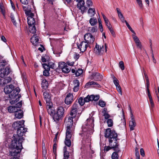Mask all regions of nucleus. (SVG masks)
I'll return each instance as SVG.
<instances>
[{
  "instance_id": "23",
  "label": "nucleus",
  "mask_w": 159,
  "mask_h": 159,
  "mask_svg": "<svg viewBox=\"0 0 159 159\" xmlns=\"http://www.w3.org/2000/svg\"><path fill=\"white\" fill-rule=\"evenodd\" d=\"M91 85H93L94 87H98V88L101 87V86L97 83L93 81H92L87 83L85 85V87L88 88Z\"/></svg>"
},
{
  "instance_id": "9",
  "label": "nucleus",
  "mask_w": 159,
  "mask_h": 159,
  "mask_svg": "<svg viewBox=\"0 0 159 159\" xmlns=\"http://www.w3.org/2000/svg\"><path fill=\"white\" fill-rule=\"evenodd\" d=\"M79 106L77 102H75L72 106L70 111V115L73 117H76L77 113L79 109Z\"/></svg>"
},
{
  "instance_id": "17",
  "label": "nucleus",
  "mask_w": 159,
  "mask_h": 159,
  "mask_svg": "<svg viewBox=\"0 0 159 159\" xmlns=\"http://www.w3.org/2000/svg\"><path fill=\"white\" fill-rule=\"evenodd\" d=\"M24 122L23 120L15 122L12 125V127L14 129L17 130L21 126L24 125Z\"/></svg>"
},
{
  "instance_id": "42",
  "label": "nucleus",
  "mask_w": 159,
  "mask_h": 159,
  "mask_svg": "<svg viewBox=\"0 0 159 159\" xmlns=\"http://www.w3.org/2000/svg\"><path fill=\"white\" fill-rule=\"evenodd\" d=\"M85 102L84 101V99H83L82 97H80L79 98L78 100V102L80 106H82L84 105Z\"/></svg>"
},
{
  "instance_id": "29",
  "label": "nucleus",
  "mask_w": 159,
  "mask_h": 159,
  "mask_svg": "<svg viewBox=\"0 0 159 159\" xmlns=\"http://www.w3.org/2000/svg\"><path fill=\"white\" fill-rule=\"evenodd\" d=\"M107 109L104 108L102 111V113L103 114V116L104 117L105 119H109L108 118L110 117V115L107 112Z\"/></svg>"
},
{
  "instance_id": "22",
  "label": "nucleus",
  "mask_w": 159,
  "mask_h": 159,
  "mask_svg": "<svg viewBox=\"0 0 159 159\" xmlns=\"http://www.w3.org/2000/svg\"><path fill=\"white\" fill-rule=\"evenodd\" d=\"M43 96L46 104L52 102L50 95L47 92H44L43 93Z\"/></svg>"
},
{
  "instance_id": "35",
  "label": "nucleus",
  "mask_w": 159,
  "mask_h": 159,
  "mask_svg": "<svg viewBox=\"0 0 159 159\" xmlns=\"http://www.w3.org/2000/svg\"><path fill=\"white\" fill-rule=\"evenodd\" d=\"M30 33L34 34L36 32L35 26L34 25L30 26Z\"/></svg>"
},
{
  "instance_id": "25",
  "label": "nucleus",
  "mask_w": 159,
  "mask_h": 159,
  "mask_svg": "<svg viewBox=\"0 0 159 159\" xmlns=\"http://www.w3.org/2000/svg\"><path fill=\"white\" fill-rule=\"evenodd\" d=\"M57 113H59L60 115H61L62 117H63L65 113V110L63 107L62 106L58 107L56 111Z\"/></svg>"
},
{
  "instance_id": "40",
  "label": "nucleus",
  "mask_w": 159,
  "mask_h": 159,
  "mask_svg": "<svg viewBox=\"0 0 159 159\" xmlns=\"http://www.w3.org/2000/svg\"><path fill=\"white\" fill-rule=\"evenodd\" d=\"M107 124L108 126L109 127H111L113 125V121L111 119H108V120H107Z\"/></svg>"
},
{
  "instance_id": "45",
  "label": "nucleus",
  "mask_w": 159,
  "mask_h": 159,
  "mask_svg": "<svg viewBox=\"0 0 159 159\" xmlns=\"http://www.w3.org/2000/svg\"><path fill=\"white\" fill-rule=\"evenodd\" d=\"M121 120L122 122L120 124V125L121 127L124 128L125 127L126 125V121L125 118H124L123 119Z\"/></svg>"
},
{
  "instance_id": "56",
  "label": "nucleus",
  "mask_w": 159,
  "mask_h": 159,
  "mask_svg": "<svg viewBox=\"0 0 159 159\" xmlns=\"http://www.w3.org/2000/svg\"><path fill=\"white\" fill-rule=\"evenodd\" d=\"M50 70H44L43 71V75L46 76H48L50 75L49 71Z\"/></svg>"
},
{
  "instance_id": "43",
  "label": "nucleus",
  "mask_w": 159,
  "mask_h": 159,
  "mask_svg": "<svg viewBox=\"0 0 159 159\" xmlns=\"http://www.w3.org/2000/svg\"><path fill=\"white\" fill-rule=\"evenodd\" d=\"M150 110L151 112H153L154 111V104L153 101H150Z\"/></svg>"
},
{
  "instance_id": "18",
  "label": "nucleus",
  "mask_w": 159,
  "mask_h": 159,
  "mask_svg": "<svg viewBox=\"0 0 159 159\" xmlns=\"http://www.w3.org/2000/svg\"><path fill=\"white\" fill-rule=\"evenodd\" d=\"M131 120L129 121V124L130 130L132 131L134 129V128L136 126V123L132 114H131Z\"/></svg>"
},
{
  "instance_id": "49",
  "label": "nucleus",
  "mask_w": 159,
  "mask_h": 159,
  "mask_svg": "<svg viewBox=\"0 0 159 159\" xmlns=\"http://www.w3.org/2000/svg\"><path fill=\"white\" fill-rule=\"evenodd\" d=\"M136 1L140 8L142 9L143 8V4L142 0H136Z\"/></svg>"
},
{
  "instance_id": "53",
  "label": "nucleus",
  "mask_w": 159,
  "mask_h": 159,
  "mask_svg": "<svg viewBox=\"0 0 159 159\" xmlns=\"http://www.w3.org/2000/svg\"><path fill=\"white\" fill-rule=\"evenodd\" d=\"M119 65L120 68L122 70H123L125 69V67L123 61H120L119 62Z\"/></svg>"
},
{
  "instance_id": "41",
  "label": "nucleus",
  "mask_w": 159,
  "mask_h": 159,
  "mask_svg": "<svg viewBox=\"0 0 159 159\" xmlns=\"http://www.w3.org/2000/svg\"><path fill=\"white\" fill-rule=\"evenodd\" d=\"M65 143L66 145L68 147H70L71 145L70 139H65Z\"/></svg>"
},
{
  "instance_id": "28",
  "label": "nucleus",
  "mask_w": 159,
  "mask_h": 159,
  "mask_svg": "<svg viewBox=\"0 0 159 159\" xmlns=\"http://www.w3.org/2000/svg\"><path fill=\"white\" fill-rule=\"evenodd\" d=\"M28 24L29 26L34 25L35 23V20L34 17H28Z\"/></svg>"
},
{
  "instance_id": "1",
  "label": "nucleus",
  "mask_w": 159,
  "mask_h": 159,
  "mask_svg": "<svg viewBox=\"0 0 159 159\" xmlns=\"http://www.w3.org/2000/svg\"><path fill=\"white\" fill-rule=\"evenodd\" d=\"M25 125L21 126L17 130V134L13 136V139L9 148V155L15 156L19 153L23 148L22 143L24 139L23 136L27 131V128L24 127Z\"/></svg>"
},
{
  "instance_id": "60",
  "label": "nucleus",
  "mask_w": 159,
  "mask_h": 159,
  "mask_svg": "<svg viewBox=\"0 0 159 159\" xmlns=\"http://www.w3.org/2000/svg\"><path fill=\"white\" fill-rule=\"evenodd\" d=\"M86 4L89 7L92 6L93 5V3L91 0H87L86 1Z\"/></svg>"
},
{
  "instance_id": "12",
  "label": "nucleus",
  "mask_w": 159,
  "mask_h": 159,
  "mask_svg": "<svg viewBox=\"0 0 159 159\" xmlns=\"http://www.w3.org/2000/svg\"><path fill=\"white\" fill-rule=\"evenodd\" d=\"M78 48L82 52H84L87 49L88 47L90 48V45L85 41H82L80 45H77Z\"/></svg>"
},
{
  "instance_id": "64",
  "label": "nucleus",
  "mask_w": 159,
  "mask_h": 159,
  "mask_svg": "<svg viewBox=\"0 0 159 159\" xmlns=\"http://www.w3.org/2000/svg\"><path fill=\"white\" fill-rule=\"evenodd\" d=\"M104 21H105L106 24L108 29L109 27H111V24L110 23V22L109 21V20H108V19L104 20Z\"/></svg>"
},
{
  "instance_id": "58",
  "label": "nucleus",
  "mask_w": 159,
  "mask_h": 159,
  "mask_svg": "<svg viewBox=\"0 0 159 159\" xmlns=\"http://www.w3.org/2000/svg\"><path fill=\"white\" fill-rule=\"evenodd\" d=\"M116 89L119 92V93L121 95H122V93L121 91V87L120 85L116 86Z\"/></svg>"
},
{
  "instance_id": "52",
  "label": "nucleus",
  "mask_w": 159,
  "mask_h": 159,
  "mask_svg": "<svg viewBox=\"0 0 159 159\" xmlns=\"http://www.w3.org/2000/svg\"><path fill=\"white\" fill-rule=\"evenodd\" d=\"M113 83L116 86L119 85V81L118 79L114 76L113 77Z\"/></svg>"
},
{
  "instance_id": "15",
  "label": "nucleus",
  "mask_w": 159,
  "mask_h": 159,
  "mask_svg": "<svg viewBox=\"0 0 159 159\" xmlns=\"http://www.w3.org/2000/svg\"><path fill=\"white\" fill-rule=\"evenodd\" d=\"M74 100V96L72 93H69L67 95L65 98V102L67 105H70Z\"/></svg>"
},
{
  "instance_id": "8",
  "label": "nucleus",
  "mask_w": 159,
  "mask_h": 159,
  "mask_svg": "<svg viewBox=\"0 0 159 159\" xmlns=\"http://www.w3.org/2000/svg\"><path fill=\"white\" fill-rule=\"evenodd\" d=\"M78 2L77 4L78 8L80 10L82 14L87 10V7L84 6L85 2L83 0H75Z\"/></svg>"
},
{
  "instance_id": "61",
  "label": "nucleus",
  "mask_w": 159,
  "mask_h": 159,
  "mask_svg": "<svg viewBox=\"0 0 159 159\" xmlns=\"http://www.w3.org/2000/svg\"><path fill=\"white\" fill-rule=\"evenodd\" d=\"M111 149H113L112 147L109 145V146H105L104 147V150L105 151L107 152Z\"/></svg>"
},
{
  "instance_id": "27",
  "label": "nucleus",
  "mask_w": 159,
  "mask_h": 159,
  "mask_svg": "<svg viewBox=\"0 0 159 159\" xmlns=\"http://www.w3.org/2000/svg\"><path fill=\"white\" fill-rule=\"evenodd\" d=\"M116 11L118 13V16L120 19V20L123 23H124V21L125 20V18L121 12L120 9L118 8H116Z\"/></svg>"
},
{
  "instance_id": "62",
  "label": "nucleus",
  "mask_w": 159,
  "mask_h": 159,
  "mask_svg": "<svg viewBox=\"0 0 159 159\" xmlns=\"http://www.w3.org/2000/svg\"><path fill=\"white\" fill-rule=\"evenodd\" d=\"M28 13H27L26 15L28 16V17H34V14L33 13L31 12V11L30 10V11H29Z\"/></svg>"
},
{
  "instance_id": "33",
  "label": "nucleus",
  "mask_w": 159,
  "mask_h": 159,
  "mask_svg": "<svg viewBox=\"0 0 159 159\" xmlns=\"http://www.w3.org/2000/svg\"><path fill=\"white\" fill-rule=\"evenodd\" d=\"M89 22L92 26H94L98 23L97 19L94 17L90 19L89 20Z\"/></svg>"
},
{
  "instance_id": "47",
  "label": "nucleus",
  "mask_w": 159,
  "mask_h": 159,
  "mask_svg": "<svg viewBox=\"0 0 159 159\" xmlns=\"http://www.w3.org/2000/svg\"><path fill=\"white\" fill-rule=\"evenodd\" d=\"M133 38L135 43L140 42L138 37L135 34L132 35Z\"/></svg>"
},
{
  "instance_id": "48",
  "label": "nucleus",
  "mask_w": 159,
  "mask_h": 159,
  "mask_svg": "<svg viewBox=\"0 0 159 159\" xmlns=\"http://www.w3.org/2000/svg\"><path fill=\"white\" fill-rule=\"evenodd\" d=\"M22 101H20L18 102L17 103H16L15 106H14L15 107H16V109H20L22 105Z\"/></svg>"
},
{
  "instance_id": "34",
  "label": "nucleus",
  "mask_w": 159,
  "mask_h": 159,
  "mask_svg": "<svg viewBox=\"0 0 159 159\" xmlns=\"http://www.w3.org/2000/svg\"><path fill=\"white\" fill-rule=\"evenodd\" d=\"M88 13L90 14L91 17L94 16L96 14L95 9L93 8H89L88 11Z\"/></svg>"
},
{
  "instance_id": "54",
  "label": "nucleus",
  "mask_w": 159,
  "mask_h": 159,
  "mask_svg": "<svg viewBox=\"0 0 159 159\" xmlns=\"http://www.w3.org/2000/svg\"><path fill=\"white\" fill-rule=\"evenodd\" d=\"M108 29L109 30L113 36L114 37H115L116 36V34L114 30H113L112 27H109Z\"/></svg>"
},
{
  "instance_id": "44",
  "label": "nucleus",
  "mask_w": 159,
  "mask_h": 159,
  "mask_svg": "<svg viewBox=\"0 0 159 159\" xmlns=\"http://www.w3.org/2000/svg\"><path fill=\"white\" fill-rule=\"evenodd\" d=\"M124 22H125V23L126 25L127 26L128 29L131 31V32H132L134 34H135V32L134 31V30H133V29H132V28H131V26H130L129 25L127 22V21L126 20H125L124 21Z\"/></svg>"
},
{
  "instance_id": "21",
  "label": "nucleus",
  "mask_w": 159,
  "mask_h": 159,
  "mask_svg": "<svg viewBox=\"0 0 159 159\" xmlns=\"http://www.w3.org/2000/svg\"><path fill=\"white\" fill-rule=\"evenodd\" d=\"M39 41V37L36 34H34L30 39L31 42L35 46L38 44Z\"/></svg>"
},
{
  "instance_id": "7",
  "label": "nucleus",
  "mask_w": 159,
  "mask_h": 159,
  "mask_svg": "<svg viewBox=\"0 0 159 159\" xmlns=\"http://www.w3.org/2000/svg\"><path fill=\"white\" fill-rule=\"evenodd\" d=\"M85 41L89 45L93 43L94 41L95 38L90 33H87L84 36Z\"/></svg>"
},
{
  "instance_id": "20",
  "label": "nucleus",
  "mask_w": 159,
  "mask_h": 159,
  "mask_svg": "<svg viewBox=\"0 0 159 159\" xmlns=\"http://www.w3.org/2000/svg\"><path fill=\"white\" fill-rule=\"evenodd\" d=\"M75 117H73V116H68L66 119L67 120L66 122L67 123V128H70L73 124V119L75 118Z\"/></svg>"
},
{
  "instance_id": "5",
  "label": "nucleus",
  "mask_w": 159,
  "mask_h": 159,
  "mask_svg": "<svg viewBox=\"0 0 159 159\" xmlns=\"http://www.w3.org/2000/svg\"><path fill=\"white\" fill-rule=\"evenodd\" d=\"M107 48L106 43H105L104 47L103 45L99 46L96 43L95 48H94V52L97 55H101L103 54L105 52H107Z\"/></svg>"
},
{
  "instance_id": "16",
  "label": "nucleus",
  "mask_w": 159,
  "mask_h": 159,
  "mask_svg": "<svg viewBox=\"0 0 159 159\" xmlns=\"http://www.w3.org/2000/svg\"><path fill=\"white\" fill-rule=\"evenodd\" d=\"M46 108L48 113L52 116L55 111L54 108L52 106V102L46 104Z\"/></svg>"
},
{
  "instance_id": "57",
  "label": "nucleus",
  "mask_w": 159,
  "mask_h": 159,
  "mask_svg": "<svg viewBox=\"0 0 159 159\" xmlns=\"http://www.w3.org/2000/svg\"><path fill=\"white\" fill-rule=\"evenodd\" d=\"M48 64L49 67H50V68H51L52 69H54L55 68V64L54 63L51 62H48Z\"/></svg>"
},
{
  "instance_id": "55",
  "label": "nucleus",
  "mask_w": 159,
  "mask_h": 159,
  "mask_svg": "<svg viewBox=\"0 0 159 159\" xmlns=\"http://www.w3.org/2000/svg\"><path fill=\"white\" fill-rule=\"evenodd\" d=\"M98 105L102 107H104L106 105V103L104 101L99 100Z\"/></svg>"
},
{
  "instance_id": "24",
  "label": "nucleus",
  "mask_w": 159,
  "mask_h": 159,
  "mask_svg": "<svg viewBox=\"0 0 159 159\" xmlns=\"http://www.w3.org/2000/svg\"><path fill=\"white\" fill-rule=\"evenodd\" d=\"M15 116L16 118L20 119L23 116V112L22 110L18 109L15 112Z\"/></svg>"
},
{
  "instance_id": "51",
  "label": "nucleus",
  "mask_w": 159,
  "mask_h": 159,
  "mask_svg": "<svg viewBox=\"0 0 159 159\" xmlns=\"http://www.w3.org/2000/svg\"><path fill=\"white\" fill-rule=\"evenodd\" d=\"M22 7L23 10L25 11V14H26L27 13H28L29 11H30L29 9L28 6L27 7L23 6Z\"/></svg>"
},
{
  "instance_id": "37",
  "label": "nucleus",
  "mask_w": 159,
  "mask_h": 159,
  "mask_svg": "<svg viewBox=\"0 0 159 159\" xmlns=\"http://www.w3.org/2000/svg\"><path fill=\"white\" fill-rule=\"evenodd\" d=\"M89 31L92 33L97 32V29L96 27H89Z\"/></svg>"
},
{
  "instance_id": "6",
  "label": "nucleus",
  "mask_w": 159,
  "mask_h": 159,
  "mask_svg": "<svg viewBox=\"0 0 159 159\" xmlns=\"http://www.w3.org/2000/svg\"><path fill=\"white\" fill-rule=\"evenodd\" d=\"M59 67L61 70L62 72L65 73H68L70 70V68L67 66L66 63L61 62L59 63Z\"/></svg>"
},
{
  "instance_id": "26",
  "label": "nucleus",
  "mask_w": 159,
  "mask_h": 159,
  "mask_svg": "<svg viewBox=\"0 0 159 159\" xmlns=\"http://www.w3.org/2000/svg\"><path fill=\"white\" fill-rule=\"evenodd\" d=\"M11 78L10 77H7L3 79L2 83H1V81H2V79H0V84L1 85H5L9 83H10L11 80Z\"/></svg>"
},
{
  "instance_id": "4",
  "label": "nucleus",
  "mask_w": 159,
  "mask_h": 159,
  "mask_svg": "<svg viewBox=\"0 0 159 159\" xmlns=\"http://www.w3.org/2000/svg\"><path fill=\"white\" fill-rule=\"evenodd\" d=\"M105 137L108 139L109 142L112 145V142H113L115 139H117V134L114 130L112 131L110 128H107L106 130L105 135Z\"/></svg>"
},
{
  "instance_id": "19",
  "label": "nucleus",
  "mask_w": 159,
  "mask_h": 159,
  "mask_svg": "<svg viewBox=\"0 0 159 159\" xmlns=\"http://www.w3.org/2000/svg\"><path fill=\"white\" fill-rule=\"evenodd\" d=\"M52 116V118L54 121H55L57 123L59 122L60 120H61L63 117L61 116V115L59 114V113H57L55 111H54Z\"/></svg>"
},
{
  "instance_id": "2",
  "label": "nucleus",
  "mask_w": 159,
  "mask_h": 159,
  "mask_svg": "<svg viewBox=\"0 0 159 159\" xmlns=\"http://www.w3.org/2000/svg\"><path fill=\"white\" fill-rule=\"evenodd\" d=\"M94 126L93 118L88 119L86 123L82 126V133L80 134L83 137L82 141H85L86 143H89L91 141L90 135L93 134Z\"/></svg>"
},
{
  "instance_id": "63",
  "label": "nucleus",
  "mask_w": 159,
  "mask_h": 159,
  "mask_svg": "<svg viewBox=\"0 0 159 159\" xmlns=\"http://www.w3.org/2000/svg\"><path fill=\"white\" fill-rule=\"evenodd\" d=\"M0 11L2 14L3 16L5 17V10L4 7L0 8Z\"/></svg>"
},
{
  "instance_id": "39",
  "label": "nucleus",
  "mask_w": 159,
  "mask_h": 159,
  "mask_svg": "<svg viewBox=\"0 0 159 159\" xmlns=\"http://www.w3.org/2000/svg\"><path fill=\"white\" fill-rule=\"evenodd\" d=\"M83 70L81 69H78L76 71L75 75L76 76H78L80 75L81 74L83 73Z\"/></svg>"
},
{
  "instance_id": "59",
  "label": "nucleus",
  "mask_w": 159,
  "mask_h": 159,
  "mask_svg": "<svg viewBox=\"0 0 159 159\" xmlns=\"http://www.w3.org/2000/svg\"><path fill=\"white\" fill-rule=\"evenodd\" d=\"M69 157V152H64V159H68Z\"/></svg>"
},
{
  "instance_id": "3",
  "label": "nucleus",
  "mask_w": 159,
  "mask_h": 159,
  "mask_svg": "<svg viewBox=\"0 0 159 159\" xmlns=\"http://www.w3.org/2000/svg\"><path fill=\"white\" fill-rule=\"evenodd\" d=\"M14 88L13 85L10 84L5 86L4 89L6 94H9L10 102L11 104L16 103L19 100L20 98L21 97V95L19 94L20 89L18 87L15 89Z\"/></svg>"
},
{
  "instance_id": "36",
  "label": "nucleus",
  "mask_w": 159,
  "mask_h": 159,
  "mask_svg": "<svg viewBox=\"0 0 159 159\" xmlns=\"http://www.w3.org/2000/svg\"><path fill=\"white\" fill-rule=\"evenodd\" d=\"M118 152L116 151L114 152L111 155V159H118L119 156L118 154Z\"/></svg>"
},
{
  "instance_id": "31",
  "label": "nucleus",
  "mask_w": 159,
  "mask_h": 159,
  "mask_svg": "<svg viewBox=\"0 0 159 159\" xmlns=\"http://www.w3.org/2000/svg\"><path fill=\"white\" fill-rule=\"evenodd\" d=\"M48 87V82L45 79H42V87L43 89H46Z\"/></svg>"
},
{
  "instance_id": "13",
  "label": "nucleus",
  "mask_w": 159,
  "mask_h": 159,
  "mask_svg": "<svg viewBox=\"0 0 159 159\" xmlns=\"http://www.w3.org/2000/svg\"><path fill=\"white\" fill-rule=\"evenodd\" d=\"M11 71L9 66H7L5 69H1L0 70V77L2 78L4 77L6 75H8Z\"/></svg>"
},
{
  "instance_id": "10",
  "label": "nucleus",
  "mask_w": 159,
  "mask_h": 159,
  "mask_svg": "<svg viewBox=\"0 0 159 159\" xmlns=\"http://www.w3.org/2000/svg\"><path fill=\"white\" fill-rule=\"evenodd\" d=\"M99 98V95H91L90 96L88 95L86 97L84 98V101L85 102H89V101H97Z\"/></svg>"
},
{
  "instance_id": "38",
  "label": "nucleus",
  "mask_w": 159,
  "mask_h": 159,
  "mask_svg": "<svg viewBox=\"0 0 159 159\" xmlns=\"http://www.w3.org/2000/svg\"><path fill=\"white\" fill-rule=\"evenodd\" d=\"M7 64V62L5 60H2L0 61V70L2 69H4V67Z\"/></svg>"
},
{
  "instance_id": "32",
  "label": "nucleus",
  "mask_w": 159,
  "mask_h": 159,
  "mask_svg": "<svg viewBox=\"0 0 159 159\" xmlns=\"http://www.w3.org/2000/svg\"><path fill=\"white\" fill-rule=\"evenodd\" d=\"M7 110L9 112L13 113L18 110V109H16L15 106H10L7 107Z\"/></svg>"
},
{
  "instance_id": "30",
  "label": "nucleus",
  "mask_w": 159,
  "mask_h": 159,
  "mask_svg": "<svg viewBox=\"0 0 159 159\" xmlns=\"http://www.w3.org/2000/svg\"><path fill=\"white\" fill-rule=\"evenodd\" d=\"M70 128H67L66 132V137L65 139H70L72 134H71V130L70 129Z\"/></svg>"
},
{
  "instance_id": "14",
  "label": "nucleus",
  "mask_w": 159,
  "mask_h": 159,
  "mask_svg": "<svg viewBox=\"0 0 159 159\" xmlns=\"http://www.w3.org/2000/svg\"><path fill=\"white\" fill-rule=\"evenodd\" d=\"M119 139H117L115 140L113 142H112V145H111L110 143L109 142V145L112 147L113 150L119 152L120 151L119 143L118 141Z\"/></svg>"
},
{
  "instance_id": "11",
  "label": "nucleus",
  "mask_w": 159,
  "mask_h": 159,
  "mask_svg": "<svg viewBox=\"0 0 159 159\" xmlns=\"http://www.w3.org/2000/svg\"><path fill=\"white\" fill-rule=\"evenodd\" d=\"M103 76L97 72L93 73L90 77V79L92 80H94L95 81H101L103 79Z\"/></svg>"
},
{
  "instance_id": "46",
  "label": "nucleus",
  "mask_w": 159,
  "mask_h": 159,
  "mask_svg": "<svg viewBox=\"0 0 159 159\" xmlns=\"http://www.w3.org/2000/svg\"><path fill=\"white\" fill-rule=\"evenodd\" d=\"M42 66L44 70H50V67L48 64L43 63L42 64Z\"/></svg>"
},
{
  "instance_id": "50",
  "label": "nucleus",
  "mask_w": 159,
  "mask_h": 159,
  "mask_svg": "<svg viewBox=\"0 0 159 159\" xmlns=\"http://www.w3.org/2000/svg\"><path fill=\"white\" fill-rule=\"evenodd\" d=\"M73 84L74 86L79 87L80 82L78 80H75L73 81Z\"/></svg>"
}]
</instances>
